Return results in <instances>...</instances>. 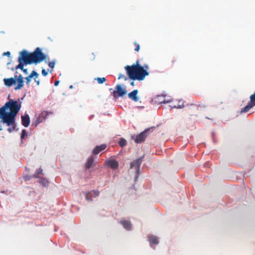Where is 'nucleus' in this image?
<instances>
[{
	"label": "nucleus",
	"instance_id": "8",
	"mask_svg": "<svg viewBox=\"0 0 255 255\" xmlns=\"http://www.w3.org/2000/svg\"><path fill=\"white\" fill-rule=\"evenodd\" d=\"M127 93L126 90L121 85H117L116 86L115 90L113 92V95L115 98L119 97H123Z\"/></svg>",
	"mask_w": 255,
	"mask_h": 255
},
{
	"label": "nucleus",
	"instance_id": "19",
	"mask_svg": "<svg viewBox=\"0 0 255 255\" xmlns=\"http://www.w3.org/2000/svg\"><path fill=\"white\" fill-rule=\"evenodd\" d=\"M95 80L97 81L99 84H103L106 81V79L105 77H98L96 78Z\"/></svg>",
	"mask_w": 255,
	"mask_h": 255
},
{
	"label": "nucleus",
	"instance_id": "30",
	"mask_svg": "<svg viewBox=\"0 0 255 255\" xmlns=\"http://www.w3.org/2000/svg\"><path fill=\"white\" fill-rule=\"evenodd\" d=\"M93 192L96 196H98L100 194V191L98 190H94Z\"/></svg>",
	"mask_w": 255,
	"mask_h": 255
},
{
	"label": "nucleus",
	"instance_id": "18",
	"mask_svg": "<svg viewBox=\"0 0 255 255\" xmlns=\"http://www.w3.org/2000/svg\"><path fill=\"white\" fill-rule=\"evenodd\" d=\"M127 140L123 138H121L119 142V144L121 147H124L127 145Z\"/></svg>",
	"mask_w": 255,
	"mask_h": 255
},
{
	"label": "nucleus",
	"instance_id": "21",
	"mask_svg": "<svg viewBox=\"0 0 255 255\" xmlns=\"http://www.w3.org/2000/svg\"><path fill=\"white\" fill-rule=\"evenodd\" d=\"M42 172V169L41 168H38L35 173L34 174V177L35 178H38L39 175L41 174Z\"/></svg>",
	"mask_w": 255,
	"mask_h": 255
},
{
	"label": "nucleus",
	"instance_id": "35",
	"mask_svg": "<svg viewBox=\"0 0 255 255\" xmlns=\"http://www.w3.org/2000/svg\"><path fill=\"white\" fill-rule=\"evenodd\" d=\"M89 193H90V192H89V193H87L86 194V199H87V200H90V199H89V197H88V194H89Z\"/></svg>",
	"mask_w": 255,
	"mask_h": 255
},
{
	"label": "nucleus",
	"instance_id": "14",
	"mask_svg": "<svg viewBox=\"0 0 255 255\" xmlns=\"http://www.w3.org/2000/svg\"><path fill=\"white\" fill-rule=\"evenodd\" d=\"M138 93L137 90H134L132 92H130L128 94V96L129 98L131 99L132 101L134 102H137L138 101V98L137 96V94Z\"/></svg>",
	"mask_w": 255,
	"mask_h": 255
},
{
	"label": "nucleus",
	"instance_id": "28",
	"mask_svg": "<svg viewBox=\"0 0 255 255\" xmlns=\"http://www.w3.org/2000/svg\"><path fill=\"white\" fill-rule=\"evenodd\" d=\"M48 66L51 67V68H54L55 66V62L54 61H51L49 62L48 63Z\"/></svg>",
	"mask_w": 255,
	"mask_h": 255
},
{
	"label": "nucleus",
	"instance_id": "40",
	"mask_svg": "<svg viewBox=\"0 0 255 255\" xmlns=\"http://www.w3.org/2000/svg\"><path fill=\"white\" fill-rule=\"evenodd\" d=\"M165 103V101H163V102H161V103Z\"/></svg>",
	"mask_w": 255,
	"mask_h": 255
},
{
	"label": "nucleus",
	"instance_id": "3",
	"mask_svg": "<svg viewBox=\"0 0 255 255\" xmlns=\"http://www.w3.org/2000/svg\"><path fill=\"white\" fill-rule=\"evenodd\" d=\"M3 82L4 85L8 87H10L13 85H15L16 82H17V85L14 87V90H17L23 87L24 81L21 75L19 76L15 75L14 78H4Z\"/></svg>",
	"mask_w": 255,
	"mask_h": 255
},
{
	"label": "nucleus",
	"instance_id": "6",
	"mask_svg": "<svg viewBox=\"0 0 255 255\" xmlns=\"http://www.w3.org/2000/svg\"><path fill=\"white\" fill-rule=\"evenodd\" d=\"M31 57V53H28L25 50H23L19 52L18 61L22 62L25 65L31 64L32 63Z\"/></svg>",
	"mask_w": 255,
	"mask_h": 255
},
{
	"label": "nucleus",
	"instance_id": "24",
	"mask_svg": "<svg viewBox=\"0 0 255 255\" xmlns=\"http://www.w3.org/2000/svg\"><path fill=\"white\" fill-rule=\"evenodd\" d=\"M134 46H135V48H134V50L135 51H137L138 52L139 49H140V45L139 44H138L136 41L134 42L133 43Z\"/></svg>",
	"mask_w": 255,
	"mask_h": 255
},
{
	"label": "nucleus",
	"instance_id": "34",
	"mask_svg": "<svg viewBox=\"0 0 255 255\" xmlns=\"http://www.w3.org/2000/svg\"><path fill=\"white\" fill-rule=\"evenodd\" d=\"M25 74H27V69H24V67L23 68V70H22Z\"/></svg>",
	"mask_w": 255,
	"mask_h": 255
},
{
	"label": "nucleus",
	"instance_id": "26",
	"mask_svg": "<svg viewBox=\"0 0 255 255\" xmlns=\"http://www.w3.org/2000/svg\"><path fill=\"white\" fill-rule=\"evenodd\" d=\"M26 135V131L25 129H23L22 130L21 133V139H23L24 138L25 136Z\"/></svg>",
	"mask_w": 255,
	"mask_h": 255
},
{
	"label": "nucleus",
	"instance_id": "7",
	"mask_svg": "<svg viewBox=\"0 0 255 255\" xmlns=\"http://www.w3.org/2000/svg\"><path fill=\"white\" fill-rule=\"evenodd\" d=\"M255 106V92L250 97V101L248 102L247 105L244 108H242L241 111V113H247L249 112L252 108Z\"/></svg>",
	"mask_w": 255,
	"mask_h": 255
},
{
	"label": "nucleus",
	"instance_id": "9",
	"mask_svg": "<svg viewBox=\"0 0 255 255\" xmlns=\"http://www.w3.org/2000/svg\"><path fill=\"white\" fill-rule=\"evenodd\" d=\"M141 164V158H138L136 159L135 160L132 161L130 163V168H134L136 170V177L137 178L139 173V168L140 165Z\"/></svg>",
	"mask_w": 255,
	"mask_h": 255
},
{
	"label": "nucleus",
	"instance_id": "4",
	"mask_svg": "<svg viewBox=\"0 0 255 255\" xmlns=\"http://www.w3.org/2000/svg\"><path fill=\"white\" fill-rule=\"evenodd\" d=\"M32 63H39L46 58L45 55L40 48H37L33 52L31 53Z\"/></svg>",
	"mask_w": 255,
	"mask_h": 255
},
{
	"label": "nucleus",
	"instance_id": "12",
	"mask_svg": "<svg viewBox=\"0 0 255 255\" xmlns=\"http://www.w3.org/2000/svg\"><path fill=\"white\" fill-rule=\"evenodd\" d=\"M30 117L28 115L25 114L21 116V124L24 127H28L30 124Z\"/></svg>",
	"mask_w": 255,
	"mask_h": 255
},
{
	"label": "nucleus",
	"instance_id": "37",
	"mask_svg": "<svg viewBox=\"0 0 255 255\" xmlns=\"http://www.w3.org/2000/svg\"><path fill=\"white\" fill-rule=\"evenodd\" d=\"M176 62V61L175 60H172V62H172V65H173L174 63H175V62Z\"/></svg>",
	"mask_w": 255,
	"mask_h": 255
},
{
	"label": "nucleus",
	"instance_id": "32",
	"mask_svg": "<svg viewBox=\"0 0 255 255\" xmlns=\"http://www.w3.org/2000/svg\"><path fill=\"white\" fill-rule=\"evenodd\" d=\"M148 239H153V240L156 239V237L153 236H149L148 237Z\"/></svg>",
	"mask_w": 255,
	"mask_h": 255
},
{
	"label": "nucleus",
	"instance_id": "33",
	"mask_svg": "<svg viewBox=\"0 0 255 255\" xmlns=\"http://www.w3.org/2000/svg\"><path fill=\"white\" fill-rule=\"evenodd\" d=\"M59 83V81H55V82H54V86H58Z\"/></svg>",
	"mask_w": 255,
	"mask_h": 255
},
{
	"label": "nucleus",
	"instance_id": "23",
	"mask_svg": "<svg viewBox=\"0 0 255 255\" xmlns=\"http://www.w3.org/2000/svg\"><path fill=\"white\" fill-rule=\"evenodd\" d=\"M184 107L183 102L182 100H180L178 101V103L177 105V108L181 109Z\"/></svg>",
	"mask_w": 255,
	"mask_h": 255
},
{
	"label": "nucleus",
	"instance_id": "31",
	"mask_svg": "<svg viewBox=\"0 0 255 255\" xmlns=\"http://www.w3.org/2000/svg\"><path fill=\"white\" fill-rule=\"evenodd\" d=\"M3 55H6L8 57L10 56V53L9 51H7V52H4L3 54H2Z\"/></svg>",
	"mask_w": 255,
	"mask_h": 255
},
{
	"label": "nucleus",
	"instance_id": "29",
	"mask_svg": "<svg viewBox=\"0 0 255 255\" xmlns=\"http://www.w3.org/2000/svg\"><path fill=\"white\" fill-rule=\"evenodd\" d=\"M42 74L44 76H46L47 75L48 73H47V72L45 69H42Z\"/></svg>",
	"mask_w": 255,
	"mask_h": 255
},
{
	"label": "nucleus",
	"instance_id": "41",
	"mask_svg": "<svg viewBox=\"0 0 255 255\" xmlns=\"http://www.w3.org/2000/svg\"><path fill=\"white\" fill-rule=\"evenodd\" d=\"M73 86H70V88H72Z\"/></svg>",
	"mask_w": 255,
	"mask_h": 255
},
{
	"label": "nucleus",
	"instance_id": "1",
	"mask_svg": "<svg viewBox=\"0 0 255 255\" xmlns=\"http://www.w3.org/2000/svg\"><path fill=\"white\" fill-rule=\"evenodd\" d=\"M21 107V102L9 100L0 108V119L1 122L10 127L7 131L11 132L15 129V117Z\"/></svg>",
	"mask_w": 255,
	"mask_h": 255
},
{
	"label": "nucleus",
	"instance_id": "20",
	"mask_svg": "<svg viewBox=\"0 0 255 255\" xmlns=\"http://www.w3.org/2000/svg\"><path fill=\"white\" fill-rule=\"evenodd\" d=\"M40 183L43 185V186H47L48 185V181L44 178H41L40 180Z\"/></svg>",
	"mask_w": 255,
	"mask_h": 255
},
{
	"label": "nucleus",
	"instance_id": "17",
	"mask_svg": "<svg viewBox=\"0 0 255 255\" xmlns=\"http://www.w3.org/2000/svg\"><path fill=\"white\" fill-rule=\"evenodd\" d=\"M94 157L92 155H91L87 159V161L85 164L86 168L87 169L90 168L92 167V166L94 163Z\"/></svg>",
	"mask_w": 255,
	"mask_h": 255
},
{
	"label": "nucleus",
	"instance_id": "36",
	"mask_svg": "<svg viewBox=\"0 0 255 255\" xmlns=\"http://www.w3.org/2000/svg\"><path fill=\"white\" fill-rule=\"evenodd\" d=\"M35 81L36 82L37 85H39L40 82L39 80L37 81V80H35Z\"/></svg>",
	"mask_w": 255,
	"mask_h": 255
},
{
	"label": "nucleus",
	"instance_id": "39",
	"mask_svg": "<svg viewBox=\"0 0 255 255\" xmlns=\"http://www.w3.org/2000/svg\"><path fill=\"white\" fill-rule=\"evenodd\" d=\"M173 108H177V105H176V106H174L173 107Z\"/></svg>",
	"mask_w": 255,
	"mask_h": 255
},
{
	"label": "nucleus",
	"instance_id": "16",
	"mask_svg": "<svg viewBox=\"0 0 255 255\" xmlns=\"http://www.w3.org/2000/svg\"><path fill=\"white\" fill-rule=\"evenodd\" d=\"M38 76V74L35 71H32V72L25 78L26 80L27 85H29L31 78L35 77L36 78Z\"/></svg>",
	"mask_w": 255,
	"mask_h": 255
},
{
	"label": "nucleus",
	"instance_id": "25",
	"mask_svg": "<svg viewBox=\"0 0 255 255\" xmlns=\"http://www.w3.org/2000/svg\"><path fill=\"white\" fill-rule=\"evenodd\" d=\"M158 244V240H150V245L153 247V245H157Z\"/></svg>",
	"mask_w": 255,
	"mask_h": 255
},
{
	"label": "nucleus",
	"instance_id": "13",
	"mask_svg": "<svg viewBox=\"0 0 255 255\" xmlns=\"http://www.w3.org/2000/svg\"><path fill=\"white\" fill-rule=\"evenodd\" d=\"M107 148V145L105 144H103L97 146L93 150V153L94 154L97 155L99 154L100 152L104 150Z\"/></svg>",
	"mask_w": 255,
	"mask_h": 255
},
{
	"label": "nucleus",
	"instance_id": "5",
	"mask_svg": "<svg viewBox=\"0 0 255 255\" xmlns=\"http://www.w3.org/2000/svg\"><path fill=\"white\" fill-rule=\"evenodd\" d=\"M154 128V127L148 128L145 129L143 131L140 133L139 134L137 135L134 138L133 137L132 138H134L135 143H141L145 141L146 137L150 132L153 131Z\"/></svg>",
	"mask_w": 255,
	"mask_h": 255
},
{
	"label": "nucleus",
	"instance_id": "22",
	"mask_svg": "<svg viewBox=\"0 0 255 255\" xmlns=\"http://www.w3.org/2000/svg\"><path fill=\"white\" fill-rule=\"evenodd\" d=\"M18 61L19 62V64L16 66L15 68L16 69H20L21 70H23V65L24 64V63H23L22 62H21L20 61Z\"/></svg>",
	"mask_w": 255,
	"mask_h": 255
},
{
	"label": "nucleus",
	"instance_id": "27",
	"mask_svg": "<svg viewBox=\"0 0 255 255\" xmlns=\"http://www.w3.org/2000/svg\"><path fill=\"white\" fill-rule=\"evenodd\" d=\"M121 78L124 79V80H126V81L128 80V77H127L125 76L124 75L120 74L119 75V77H118V79H120Z\"/></svg>",
	"mask_w": 255,
	"mask_h": 255
},
{
	"label": "nucleus",
	"instance_id": "10",
	"mask_svg": "<svg viewBox=\"0 0 255 255\" xmlns=\"http://www.w3.org/2000/svg\"><path fill=\"white\" fill-rule=\"evenodd\" d=\"M48 114L49 113L46 111L42 112L37 117L35 122V126H37L39 123L42 122L46 119Z\"/></svg>",
	"mask_w": 255,
	"mask_h": 255
},
{
	"label": "nucleus",
	"instance_id": "15",
	"mask_svg": "<svg viewBox=\"0 0 255 255\" xmlns=\"http://www.w3.org/2000/svg\"><path fill=\"white\" fill-rule=\"evenodd\" d=\"M121 224L123 225L124 228L127 230H130L132 228V224L130 221L127 220H121L120 221Z\"/></svg>",
	"mask_w": 255,
	"mask_h": 255
},
{
	"label": "nucleus",
	"instance_id": "2",
	"mask_svg": "<svg viewBox=\"0 0 255 255\" xmlns=\"http://www.w3.org/2000/svg\"><path fill=\"white\" fill-rule=\"evenodd\" d=\"M125 69L128 78L133 80L142 81L144 80L145 76L149 75V73L147 71L148 66L147 65H144L143 66H141L138 60L132 65H127Z\"/></svg>",
	"mask_w": 255,
	"mask_h": 255
},
{
	"label": "nucleus",
	"instance_id": "11",
	"mask_svg": "<svg viewBox=\"0 0 255 255\" xmlns=\"http://www.w3.org/2000/svg\"><path fill=\"white\" fill-rule=\"evenodd\" d=\"M105 164L113 169H116L119 167V163L115 159H110L105 162Z\"/></svg>",
	"mask_w": 255,
	"mask_h": 255
},
{
	"label": "nucleus",
	"instance_id": "38",
	"mask_svg": "<svg viewBox=\"0 0 255 255\" xmlns=\"http://www.w3.org/2000/svg\"><path fill=\"white\" fill-rule=\"evenodd\" d=\"M130 85H132V86H134V82L132 81L130 83Z\"/></svg>",
	"mask_w": 255,
	"mask_h": 255
}]
</instances>
